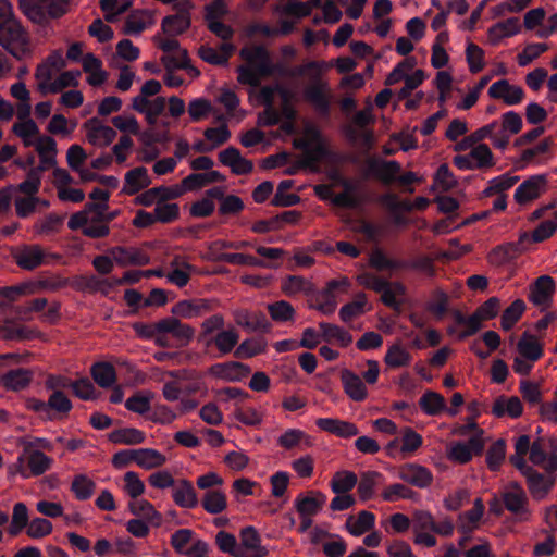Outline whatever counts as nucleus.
<instances>
[{
  "mask_svg": "<svg viewBox=\"0 0 557 557\" xmlns=\"http://www.w3.org/2000/svg\"><path fill=\"white\" fill-rule=\"evenodd\" d=\"M529 435H520L515 443V454L509 457L510 463L524 476L528 491L533 499L546 498L556 483V475L539 472L533 466L527 463L524 456L528 454Z\"/></svg>",
  "mask_w": 557,
  "mask_h": 557,
  "instance_id": "obj_1",
  "label": "nucleus"
},
{
  "mask_svg": "<svg viewBox=\"0 0 557 557\" xmlns=\"http://www.w3.org/2000/svg\"><path fill=\"white\" fill-rule=\"evenodd\" d=\"M0 46L17 60L30 52L28 33L14 17L8 0H0Z\"/></svg>",
  "mask_w": 557,
  "mask_h": 557,
  "instance_id": "obj_2",
  "label": "nucleus"
},
{
  "mask_svg": "<svg viewBox=\"0 0 557 557\" xmlns=\"http://www.w3.org/2000/svg\"><path fill=\"white\" fill-rule=\"evenodd\" d=\"M239 55L247 63L237 69L240 84L258 87L262 78L272 75V60L263 46L245 47Z\"/></svg>",
  "mask_w": 557,
  "mask_h": 557,
  "instance_id": "obj_3",
  "label": "nucleus"
},
{
  "mask_svg": "<svg viewBox=\"0 0 557 557\" xmlns=\"http://www.w3.org/2000/svg\"><path fill=\"white\" fill-rule=\"evenodd\" d=\"M108 203L87 202L84 209L72 214L67 226L72 231L82 230L84 236L89 238H103L110 234V227L104 223L103 211Z\"/></svg>",
  "mask_w": 557,
  "mask_h": 557,
  "instance_id": "obj_4",
  "label": "nucleus"
},
{
  "mask_svg": "<svg viewBox=\"0 0 557 557\" xmlns=\"http://www.w3.org/2000/svg\"><path fill=\"white\" fill-rule=\"evenodd\" d=\"M69 5V0H18L21 11L37 24L63 16Z\"/></svg>",
  "mask_w": 557,
  "mask_h": 557,
  "instance_id": "obj_5",
  "label": "nucleus"
},
{
  "mask_svg": "<svg viewBox=\"0 0 557 557\" xmlns=\"http://www.w3.org/2000/svg\"><path fill=\"white\" fill-rule=\"evenodd\" d=\"M162 339L170 347H186L195 336V329L189 324L181 322L176 317L161 319V325L158 329Z\"/></svg>",
  "mask_w": 557,
  "mask_h": 557,
  "instance_id": "obj_6",
  "label": "nucleus"
},
{
  "mask_svg": "<svg viewBox=\"0 0 557 557\" xmlns=\"http://www.w3.org/2000/svg\"><path fill=\"white\" fill-rule=\"evenodd\" d=\"M502 503L519 521H528L531 517L529 498L519 482H509L502 492Z\"/></svg>",
  "mask_w": 557,
  "mask_h": 557,
  "instance_id": "obj_7",
  "label": "nucleus"
},
{
  "mask_svg": "<svg viewBox=\"0 0 557 557\" xmlns=\"http://www.w3.org/2000/svg\"><path fill=\"white\" fill-rule=\"evenodd\" d=\"M530 244V235L522 232L517 242L506 243L493 248L487 255V261L493 265H504L528 250Z\"/></svg>",
  "mask_w": 557,
  "mask_h": 557,
  "instance_id": "obj_8",
  "label": "nucleus"
},
{
  "mask_svg": "<svg viewBox=\"0 0 557 557\" xmlns=\"http://www.w3.org/2000/svg\"><path fill=\"white\" fill-rule=\"evenodd\" d=\"M304 98L311 103L320 114H329L332 92L329 84L323 81L320 75L314 77L312 82L305 87Z\"/></svg>",
  "mask_w": 557,
  "mask_h": 557,
  "instance_id": "obj_9",
  "label": "nucleus"
},
{
  "mask_svg": "<svg viewBox=\"0 0 557 557\" xmlns=\"http://www.w3.org/2000/svg\"><path fill=\"white\" fill-rule=\"evenodd\" d=\"M174 8L177 13L165 16L161 22L162 32L172 37L185 33L190 27L193 3L189 0H182Z\"/></svg>",
  "mask_w": 557,
  "mask_h": 557,
  "instance_id": "obj_10",
  "label": "nucleus"
},
{
  "mask_svg": "<svg viewBox=\"0 0 557 557\" xmlns=\"http://www.w3.org/2000/svg\"><path fill=\"white\" fill-rule=\"evenodd\" d=\"M235 323L248 332L269 333L271 323L262 311H249L238 308L232 312Z\"/></svg>",
  "mask_w": 557,
  "mask_h": 557,
  "instance_id": "obj_11",
  "label": "nucleus"
},
{
  "mask_svg": "<svg viewBox=\"0 0 557 557\" xmlns=\"http://www.w3.org/2000/svg\"><path fill=\"white\" fill-rule=\"evenodd\" d=\"M555 281L550 275L539 276L531 285L529 300L542 309L549 308L555 293Z\"/></svg>",
  "mask_w": 557,
  "mask_h": 557,
  "instance_id": "obj_12",
  "label": "nucleus"
},
{
  "mask_svg": "<svg viewBox=\"0 0 557 557\" xmlns=\"http://www.w3.org/2000/svg\"><path fill=\"white\" fill-rule=\"evenodd\" d=\"M82 127L86 133L87 141L96 147H107L116 137V132L112 127L103 125L98 117L87 120Z\"/></svg>",
  "mask_w": 557,
  "mask_h": 557,
  "instance_id": "obj_13",
  "label": "nucleus"
},
{
  "mask_svg": "<svg viewBox=\"0 0 557 557\" xmlns=\"http://www.w3.org/2000/svg\"><path fill=\"white\" fill-rule=\"evenodd\" d=\"M238 557H267L269 550L261 544V537L253 527H246L239 533Z\"/></svg>",
  "mask_w": 557,
  "mask_h": 557,
  "instance_id": "obj_14",
  "label": "nucleus"
},
{
  "mask_svg": "<svg viewBox=\"0 0 557 557\" xmlns=\"http://www.w3.org/2000/svg\"><path fill=\"white\" fill-rule=\"evenodd\" d=\"M484 448V441L480 435H473L467 443H453L447 457L449 460L463 465L472 459L473 455H480Z\"/></svg>",
  "mask_w": 557,
  "mask_h": 557,
  "instance_id": "obj_15",
  "label": "nucleus"
},
{
  "mask_svg": "<svg viewBox=\"0 0 557 557\" xmlns=\"http://www.w3.org/2000/svg\"><path fill=\"white\" fill-rule=\"evenodd\" d=\"M15 263L23 270L33 271L46 263V252L40 245H24L13 252Z\"/></svg>",
  "mask_w": 557,
  "mask_h": 557,
  "instance_id": "obj_16",
  "label": "nucleus"
},
{
  "mask_svg": "<svg viewBox=\"0 0 557 557\" xmlns=\"http://www.w3.org/2000/svg\"><path fill=\"white\" fill-rule=\"evenodd\" d=\"M547 185L546 175H533L525 180L515 193V200L519 205H525L537 199L545 191Z\"/></svg>",
  "mask_w": 557,
  "mask_h": 557,
  "instance_id": "obj_17",
  "label": "nucleus"
},
{
  "mask_svg": "<svg viewBox=\"0 0 557 557\" xmlns=\"http://www.w3.org/2000/svg\"><path fill=\"white\" fill-rule=\"evenodd\" d=\"M218 159L221 164L228 166L235 175H247L253 170L252 161L244 158L240 151L233 146L220 151Z\"/></svg>",
  "mask_w": 557,
  "mask_h": 557,
  "instance_id": "obj_18",
  "label": "nucleus"
},
{
  "mask_svg": "<svg viewBox=\"0 0 557 557\" xmlns=\"http://www.w3.org/2000/svg\"><path fill=\"white\" fill-rule=\"evenodd\" d=\"M71 287L81 293H101L108 295L113 288V283L109 280L99 278L94 274H82L72 277Z\"/></svg>",
  "mask_w": 557,
  "mask_h": 557,
  "instance_id": "obj_19",
  "label": "nucleus"
},
{
  "mask_svg": "<svg viewBox=\"0 0 557 557\" xmlns=\"http://www.w3.org/2000/svg\"><path fill=\"white\" fill-rule=\"evenodd\" d=\"M213 310L212 302L208 299H189L181 300L176 302L171 312L173 315L181 317L184 319H193L201 317Z\"/></svg>",
  "mask_w": 557,
  "mask_h": 557,
  "instance_id": "obj_20",
  "label": "nucleus"
},
{
  "mask_svg": "<svg viewBox=\"0 0 557 557\" xmlns=\"http://www.w3.org/2000/svg\"><path fill=\"white\" fill-rule=\"evenodd\" d=\"M110 256L121 267L127 265H147L150 262L149 256L136 247H112L109 250Z\"/></svg>",
  "mask_w": 557,
  "mask_h": 557,
  "instance_id": "obj_21",
  "label": "nucleus"
},
{
  "mask_svg": "<svg viewBox=\"0 0 557 557\" xmlns=\"http://www.w3.org/2000/svg\"><path fill=\"white\" fill-rule=\"evenodd\" d=\"M488 96L493 99H502L506 104L520 103L524 91L520 86L510 85L507 79H500L491 85Z\"/></svg>",
  "mask_w": 557,
  "mask_h": 557,
  "instance_id": "obj_22",
  "label": "nucleus"
},
{
  "mask_svg": "<svg viewBox=\"0 0 557 557\" xmlns=\"http://www.w3.org/2000/svg\"><path fill=\"white\" fill-rule=\"evenodd\" d=\"M326 496L320 491H309L300 494L295 500V508L300 517L315 516L323 507Z\"/></svg>",
  "mask_w": 557,
  "mask_h": 557,
  "instance_id": "obj_23",
  "label": "nucleus"
},
{
  "mask_svg": "<svg viewBox=\"0 0 557 557\" xmlns=\"http://www.w3.org/2000/svg\"><path fill=\"white\" fill-rule=\"evenodd\" d=\"M34 379L30 369L18 368L0 375V385L8 391L20 392L27 388Z\"/></svg>",
  "mask_w": 557,
  "mask_h": 557,
  "instance_id": "obj_24",
  "label": "nucleus"
},
{
  "mask_svg": "<svg viewBox=\"0 0 557 557\" xmlns=\"http://www.w3.org/2000/svg\"><path fill=\"white\" fill-rule=\"evenodd\" d=\"M315 424L322 431L343 438H350L359 434L357 425L349 421L333 418H319Z\"/></svg>",
  "mask_w": 557,
  "mask_h": 557,
  "instance_id": "obj_25",
  "label": "nucleus"
},
{
  "mask_svg": "<svg viewBox=\"0 0 557 557\" xmlns=\"http://www.w3.org/2000/svg\"><path fill=\"white\" fill-rule=\"evenodd\" d=\"M399 478L417 487L424 488L431 485L432 473L424 467L414 463H407L399 468Z\"/></svg>",
  "mask_w": 557,
  "mask_h": 557,
  "instance_id": "obj_26",
  "label": "nucleus"
},
{
  "mask_svg": "<svg viewBox=\"0 0 557 557\" xmlns=\"http://www.w3.org/2000/svg\"><path fill=\"white\" fill-rule=\"evenodd\" d=\"M27 463V468L29 470V473L34 476H39L47 472L52 463L53 460L49 456H47L42 451H24L22 455L17 458V463L20 466L23 465V462Z\"/></svg>",
  "mask_w": 557,
  "mask_h": 557,
  "instance_id": "obj_27",
  "label": "nucleus"
},
{
  "mask_svg": "<svg viewBox=\"0 0 557 557\" xmlns=\"http://www.w3.org/2000/svg\"><path fill=\"white\" fill-rule=\"evenodd\" d=\"M251 370L248 366L230 361L225 363H218L211 367V373L215 376L226 380V381H240L242 379L248 376Z\"/></svg>",
  "mask_w": 557,
  "mask_h": 557,
  "instance_id": "obj_28",
  "label": "nucleus"
},
{
  "mask_svg": "<svg viewBox=\"0 0 557 557\" xmlns=\"http://www.w3.org/2000/svg\"><path fill=\"white\" fill-rule=\"evenodd\" d=\"M341 381L345 393L355 401H362L368 396L367 387L362 379L350 370H343Z\"/></svg>",
  "mask_w": 557,
  "mask_h": 557,
  "instance_id": "obj_29",
  "label": "nucleus"
},
{
  "mask_svg": "<svg viewBox=\"0 0 557 557\" xmlns=\"http://www.w3.org/2000/svg\"><path fill=\"white\" fill-rule=\"evenodd\" d=\"M41 337L38 330L29 329L24 325H12L11 320L0 322V338L3 341H28Z\"/></svg>",
  "mask_w": 557,
  "mask_h": 557,
  "instance_id": "obj_30",
  "label": "nucleus"
},
{
  "mask_svg": "<svg viewBox=\"0 0 557 557\" xmlns=\"http://www.w3.org/2000/svg\"><path fill=\"white\" fill-rule=\"evenodd\" d=\"M172 497L174 503L182 508H195L198 505V497L196 490L190 481L180 480L174 485Z\"/></svg>",
  "mask_w": 557,
  "mask_h": 557,
  "instance_id": "obj_31",
  "label": "nucleus"
},
{
  "mask_svg": "<svg viewBox=\"0 0 557 557\" xmlns=\"http://www.w3.org/2000/svg\"><path fill=\"white\" fill-rule=\"evenodd\" d=\"M523 412V405L519 397L511 396H499L495 399L493 407H492V413L496 418H502L504 416H508L510 418H519Z\"/></svg>",
  "mask_w": 557,
  "mask_h": 557,
  "instance_id": "obj_32",
  "label": "nucleus"
},
{
  "mask_svg": "<svg viewBox=\"0 0 557 557\" xmlns=\"http://www.w3.org/2000/svg\"><path fill=\"white\" fill-rule=\"evenodd\" d=\"M35 149L39 156V165L47 169L57 165V143L50 136H38L35 143Z\"/></svg>",
  "mask_w": 557,
  "mask_h": 557,
  "instance_id": "obj_33",
  "label": "nucleus"
},
{
  "mask_svg": "<svg viewBox=\"0 0 557 557\" xmlns=\"http://www.w3.org/2000/svg\"><path fill=\"white\" fill-rule=\"evenodd\" d=\"M128 509L134 516L146 520L152 527L158 528L162 524V515L146 499H134L128 504Z\"/></svg>",
  "mask_w": 557,
  "mask_h": 557,
  "instance_id": "obj_34",
  "label": "nucleus"
},
{
  "mask_svg": "<svg viewBox=\"0 0 557 557\" xmlns=\"http://www.w3.org/2000/svg\"><path fill=\"white\" fill-rule=\"evenodd\" d=\"M234 50V46L228 42H223L220 46V51L208 45H201L198 48V55L205 62L212 65H224L228 62V59L232 55Z\"/></svg>",
  "mask_w": 557,
  "mask_h": 557,
  "instance_id": "obj_35",
  "label": "nucleus"
},
{
  "mask_svg": "<svg viewBox=\"0 0 557 557\" xmlns=\"http://www.w3.org/2000/svg\"><path fill=\"white\" fill-rule=\"evenodd\" d=\"M151 180L148 176V171L144 166L135 168L125 174V183L122 193L125 195H135L139 190L148 187Z\"/></svg>",
  "mask_w": 557,
  "mask_h": 557,
  "instance_id": "obj_36",
  "label": "nucleus"
},
{
  "mask_svg": "<svg viewBox=\"0 0 557 557\" xmlns=\"http://www.w3.org/2000/svg\"><path fill=\"white\" fill-rule=\"evenodd\" d=\"M48 169L41 165L27 170L26 177L16 186H10L11 189L18 191L25 196L37 195L41 186L42 174Z\"/></svg>",
  "mask_w": 557,
  "mask_h": 557,
  "instance_id": "obj_37",
  "label": "nucleus"
},
{
  "mask_svg": "<svg viewBox=\"0 0 557 557\" xmlns=\"http://www.w3.org/2000/svg\"><path fill=\"white\" fill-rule=\"evenodd\" d=\"M517 350L521 357L534 362L544 355L543 344L528 332H524L518 341Z\"/></svg>",
  "mask_w": 557,
  "mask_h": 557,
  "instance_id": "obj_38",
  "label": "nucleus"
},
{
  "mask_svg": "<svg viewBox=\"0 0 557 557\" xmlns=\"http://www.w3.org/2000/svg\"><path fill=\"white\" fill-rule=\"evenodd\" d=\"M520 29L519 18L510 17L490 27L487 37L492 45H497L502 39L518 34Z\"/></svg>",
  "mask_w": 557,
  "mask_h": 557,
  "instance_id": "obj_39",
  "label": "nucleus"
},
{
  "mask_svg": "<svg viewBox=\"0 0 557 557\" xmlns=\"http://www.w3.org/2000/svg\"><path fill=\"white\" fill-rule=\"evenodd\" d=\"M226 177L219 171H209L206 173H193L183 178V185L186 191L200 189L212 183H223Z\"/></svg>",
  "mask_w": 557,
  "mask_h": 557,
  "instance_id": "obj_40",
  "label": "nucleus"
},
{
  "mask_svg": "<svg viewBox=\"0 0 557 557\" xmlns=\"http://www.w3.org/2000/svg\"><path fill=\"white\" fill-rule=\"evenodd\" d=\"M375 516L367 510H362L357 517L349 516L346 520L345 527L347 531L354 536H360L374 527Z\"/></svg>",
  "mask_w": 557,
  "mask_h": 557,
  "instance_id": "obj_41",
  "label": "nucleus"
},
{
  "mask_svg": "<svg viewBox=\"0 0 557 557\" xmlns=\"http://www.w3.org/2000/svg\"><path fill=\"white\" fill-rule=\"evenodd\" d=\"M47 406L52 421L66 418L73 407L72 401L63 392L52 393L47 400Z\"/></svg>",
  "mask_w": 557,
  "mask_h": 557,
  "instance_id": "obj_42",
  "label": "nucleus"
},
{
  "mask_svg": "<svg viewBox=\"0 0 557 557\" xmlns=\"http://www.w3.org/2000/svg\"><path fill=\"white\" fill-rule=\"evenodd\" d=\"M341 185L343 186L344 191L335 195L332 198V203L334 206L339 208L355 209L363 202L362 196L354 194L355 186L350 181L343 178L341 181Z\"/></svg>",
  "mask_w": 557,
  "mask_h": 557,
  "instance_id": "obj_43",
  "label": "nucleus"
},
{
  "mask_svg": "<svg viewBox=\"0 0 557 557\" xmlns=\"http://www.w3.org/2000/svg\"><path fill=\"white\" fill-rule=\"evenodd\" d=\"M166 462V457L157 449L138 448L136 449L135 463L145 469L152 470L161 468Z\"/></svg>",
  "mask_w": 557,
  "mask_h": 557,
  "instance_id": "obj_44",
  "label": "nucleus"
},
{
  "mask_svg": "<svg viewBox=\"0 0 557 557\" xmlns=\"http://www.w3.org/2000/svg\"><path fill=\"white\" fill-rule=\"evenodd\" d=\"M90 374L94 381L103 388H109L116 382L115 368L109 362H96L90 369Z\"/></svg>",
  "mask_w": 557,
  "mask_h": 557,
  "instance_id": "obj_45",
  "label": "nucleus"
},
{
  "mask_svg": "<svg viewBox=\"0 0 557 557\" xmlns=\"http://www.w3.org/2000/svg\"><path fill=\"white\" fill-rule=\"evenodd\" d=\"M484 512V504L481 498H476L474 500L473 508L466 511L465 513L459 515V531L462 533H470L476 527L478 522L482 518Z\"/></svg>",
  "mask_w": 557,
  "mask_h": 557,
  "instance_id": "obj_46",
  "label": "nucleus"
},
{
  "mask_svg": "<svg viewBox=\"0 0 557 557\" xmlns=\"http://www.w3.org/2000/svg\"><path fill=\"white\" fill-rule=\"evenodd\" d=\"M319 329L321 330L324 341L329 343L335 341L342 347H347L352 343L351 334L336 324L320 322Z\"/></svg>",
  "mask_w": 557,
  "mask_h": 557,
  "instance_id": "obj_47",
  "label": "nucleus"
},
{
  "mask_svg": "<svg viewBox=\"0 0 557 557\" xmlns=\"http://www.w3.org/2000/svg\"><path fill=\"white\" fill-rule=\"evenodd\" d=\"M201 505L208 513L218 515L227 508V498L220 490H209L203 494Z\"/></svg>",
  "mask_w": 557,
  "mask_h": 557,
  "instance_id": "obj_48",
  "label": "nucleus"
},
{
  "mask_svg": "<svg viewBox=\"0 0 557 557\" xmlns=\"http://www.w3.org/2000/svg\"><path fill=\"white\" fill-rule=\"evenodd\" d=\"M277 444L289 450L293 449L300 444H304L307 447H311L313 445L312 437L307 435L304 431L298 429H289L285 431L278 438Z\"/></svg>",
  "mask_w": 557,
  "mask_h": 557,
  "instance_id": "obj_49",
  "label": "nucleus"
},
{
  "mask_svg": "<svg viewBox=\"0 0 557 557\" xmlns=\"http://www.w3.org/2000/svg\"><path fill=\"white\" fill-rule=\"evenodd\" d=\"M358 483V476L352 471H337L334 473L330 486L334 494L349 493Z\"/></svg>",
  "mask_w": 557,
  "mask_h": 557,
  "instance_id": "obj_50",
  "label": "nucleus"
},
{
  "mask_svg": "<svg viewBox=\"0 0 557 557\" xmlns=\"http://www.w3.org/2000/svg\"><path fill=\"white\" fill-rule=\"evenodd\" d=\"M419 406L429 416H437L446 410L445 398L433 391H428L421 396Z\"/></svg>",
  "mask_w": 557,
  "mask_h": 557,
  "instance_id": "obj_51",
  "label": "nucleus"
},
{
  "mask_svg": "<svg viewBox=\"0 0 557 557\" xmlns=\"http://www.w3.org/2000/svg\"><path fill=\"white\" fill-rule=\"evenodd\" d=\"M239 335L235 330H226L219 332L213 338L207 339L206 345L212 343L222 355L230 354L237 345Z\"/></svg>",
  "mask_w": 557,
  "mask_h": 557,
  "instance_id": "obj_52",
  "label": "nucleus"
},
{
  "mask_svg": "<svg viewBox=\"0 0 557 557\" xmlns=\"http://www.w3.org/2000/svg\"><path fill=\"white\" fill-rule=\"evenodd\" d=\"M281 289L285 295L292 296L300 292L310 294L314 290V286L304 276L288 275L283 280Z\"/></svg>",
  "mask_w": 557,
  "mask_h": 557,
  "instance_id": "obj_53",
  "label": "nucleus"
},
{
  "mask_svg": "<svg viewBox=\"0 0 557 557\" xmlns=\"http://www.w3.org/2000/svg\"><path fill=\"white\" fill-rule=\"evenodd\" d=\"M160 325L161 320L154 323L135 322L133 324V330L137 336L145 339H153L158 347L165 348L168 344L162 339L161 333L158 330Z\"/></svg>",
  "mask_w": 557,
  "mask_h": 557,
  "instance_id": "obj_54",
  "label": "nucleus"
},
{
  "mask_svg": "<svg viewBox=\"0 0 557 557\" xmlns=\"http://www.w3.org/2000/svg\"><path fill=\"white\" fill-rule=\"evenodd\" d=\"M384 362L389 368L407 367L411 362V355L401 344L396 343L388 347Z\"/></svg>",
  "mask_w": 557,
  "mask_h": 557,
  "instance_id": "obj_55",
  "label": "nucleus"
},
{
  "mask_svg": "<svg viewBox=\"0 0 557 557\" xmlns=\"http://www.w3.org/2000/svg\"><path fill=\"white\" fill-rule=\"evenodd\" d=\"M64 222V216L55 213H49L44 219L34 224V231L38 235L51 236L58 234Z\"/></svg>",
  "mask_w": 557,
  "mask_h": 557,
  "instance_id": "obj_56",
  "label": "nucleus"
},
{
  "mask_svg": "<svg viewBox=\"0 0 557 557\" xmlns=\"http://www.w3.org/2000/svg\"><path fill=\"white\" fill-rule=\"evenodd\" d=\"M553 146L552 137H546L539 145L533 148H529L522 151L520 159L516 162L519 168H523L530 163H540L537 157L545 154L549 151Z\"/></svg>",
  "mask_w": 557,
  "mask_h": 557,
  "instance_id": "obj_57",
  "label": "nucleus"
},
{
  "mask_svg": "<svg viewBox=\"0 0 557 557\" xmlns=\"http://www.w3.org/2000/svg\"><path fill=\"white\" fill-rule=\"evenodd\" d=\"M381 474L376 471H367L361 473L360 481L358 483V495L362 502L371 499L375 494V487L377 485Z\"/></svg>",
  "mask_w": 557,
  "mask_h": 557,
  "instance_id": "obj_58",
  "label": "nucleus"
},
{
  "mask_svg": "<svg viewBox=\"0 0 557 557\" xmlns=\"http://www.w3.org/2000/svg\"><path fill=\"white\" fill-rule=\"evenodd\" d=\"M109 438L115 444L137 445L145 441V434L135 428H124L111 432Z\"/></svg>",
  "mask_w": 557,
  "mask_h": 557,
  "instance_id": "obj_59",
  "label": "nucleus"
},
{
  "mask_svg": "<svg viewBox=\"0 0 557 557\" xmlns=\"http://www.w3.org/2000/svg\"><path fill=\"white\" fill-rule=\"evenodd\" d=\"M268 343L264 338H248L235 349L236 358H252L267 350Z\"/></svg>",
  "mask_w": 557,
  "mask_h": 557,
  "instance_id": "obj_60",
  "label": "nucleus"
},
{
  "mask_svg": "<svg viewBox=\"0 0 557 557\" xmlns=\"http://www.w3.org/2000/svg\"><path fill=\"white\" fill-rule=\"evenodd\" d=\"M518 181L519 176H510L509 174L497 176L488 182V186L483 190V196L505 195V191L510 189Z\"/></svg>",
  "mask_w": 557,
  "mask_h": 557,
  "instance_id": "obj_61",
  "label": "nucleus"
},
{
  "mask_svg": "<svg viewBox=\"0 0 557 557\" xmlns=\"http://www.w3.org/2000/svg\"><path fill=\"white\" fill-rule=\"evenodd\" d=\"M28 509L24 503H16L13 507L12 520L9 527V534L16 536L24 528H28Z\"/></svg>",
  "mask_w": 557,
  "mask_h": 557,
  "instance_id": "obj_62",
  "label": "nucleus"
},
{
  "mask_svg": "<svg viewBox=\"0 0 557 557\" xmlns=\"http://www.w3.org/2000/svg\"><path fill=\"white\" fill-rule=\"evenodd\" d=\"M95 482L86 474L75 475L71 484V491L79 500H86L90 498L95 492Z\"/></svg>",
  "mask_w": 557,
  "mask_h": 557,
  "instance_id": "obj_63",
  "label": "nucleus"
},
{
  "mask_svg": "<svg viewBox=\"0 0 557 557\" xmlns=\"http://www.w3.org/2000/svg\"><path fill=\"white\" fill-rule=\"evenodd\" d=\"M525 310V304L522 299H516L507 307L502 314V329L509 331L520 320Z\"/></svg>",
  "mask_w": 557,
  "mask_h": 557,
  "instance_id": "obj_64",
  "label": "nucleus"
}]
</instances>
